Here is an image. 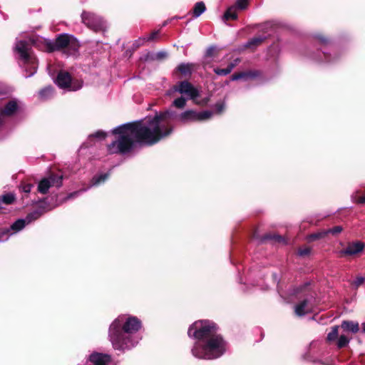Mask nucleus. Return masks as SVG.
<instances>
[{"label": "nucleus", "mask_w": 365, "mask_h": 365, "mask_svg": "<svg viewBox=\"0 0 365 365\" xmlns=\"http://www.w3.org/2000/svg\"><path fill=\"white\" fill-rule=\"evenodd\" d=\"M250 76H252V75L250 73L242 72V73L233 74L231 76V80L232 81H237L240 79H247Z\"/></svg>", "instance_id": "obj_25"}, {"label": "nucleus", "mask_w": 365, "mask_h": 365, "mask_svg": "<svg viewBox=\"0 0 365 365\" xmlns=\"http://www.w3.org/2000/svg\"><path fill=\"white\" fill-rule=\"evenodd\" d=\"M6 240V239H4V238H3V236H1V237H0V241H4V240Z\"/></svg>", "instance_id": "obj_47"}, {"label": "nucleus", "mask_w": 365, "mask_h": 365, "mask_svg": "<svg viewBox=\"0 0 365 365\" xmlns=\"http://www.w3.org/2000/svg\"><path fill=\"white\" fill-rule=\"evenodd\" d=\"M327 235V230H322V231H320V232H316V233L310 235L309 236V241H314V240H319V239H322L324 237H326Z\"/></svg>", "instance_id": "obj_23"}, {"label": "nucleus", "mask_w": 365, "mask_h": 365, "mask_svg": "<svg viewBox=\"0 0 365 365\" xmlns=\"http://www.w3.org/2000/svg\"><path fill=\"white\" fill-rule=\"evenodd\" d=\"M313 298L309 297L304 299L294 307L295 314L298 317H302L313 311L314 304Z\"/></svg>", "instance_id": "obj_11"}, {"label": "nucleus", "mask_w": 365, "mask_h": 365, "mask_svg": "<svg viewBox=\"0 0 365 365\" xmlns=\"http://www.w3.org/2000/svg\"><path fill=\"white\" fill-rule=\"evenodd\" d=\"M350 341V339H349L346 335L342 334L339 337L337 341V347L339 349L343 348L348 345Z\"/></svg>", "instance_id": "obj_24"}, {"label": "nucleus", "mask_w": 365, "mask_h": 365, "mask_svg": "<svg viewBox=\"0 0 365 365\" xmlns=\"http://www.w3.org/2000/svg\"><path fill=\"white\" fill-rule=\"evenodd\" d=\"M19 108V104L16 100H11L8 102L5 106L4 110L0 108V125L4 122L5 115H12L15 110Z\"/></svg>", "instance_id": "obj_12"}, {"label": "nucleus", "mask_w": 365, "mask_h": 365, "mask_svg": "<svg viewBox=\"0 0 365 365\" xmlns=\"http://www.w3.org/2000/svg\"><path fill=\"white\" fill-rule=\"evenodd\" d=\"M358 202L360 203V204H363L365 202V195L364 196H362V197H360L359 199H358Z\"/></svg>", "instance_id": "obj_43"}, {"label": "nucleus", "mask_w": 365, "mask_h": 365, "mask_svg": "<svg viewBox=\"0 0 365 365\" xmlns=\"http://www.w3.org/2000/svg\"><path fill=\"white\" fill-rule=\"evenodd\" d=\"M186 105V98L180 97L174 100L173 106L178 108H183Z\"/></svg>", "instance_id": "obj_27"}, {"label": "nucleus", "mask_w": 365, "mask_h": 365, "mask_svg": "<svg viewBox=\"0 0 365 365\" xmlns=\"http://www.w3.org/2000/svg\"><path fill=\"white\" fill-rule=\"evenodd\" d=\"M14 199L15 196L12 193H8L0 197V208H1L2 203L5 205H10L14 201Z\"/></svg>", "instance_id": "obj_19"}, {"label": "nucleus", "mask_w": 365, "mask_h": 365, "mask_svg": "<svg viewBox=\"0 0 365 365\" xmlns=\"http://www.w3.org/2000/svg\"><path fill=\"white\" fill-rule=\"evenodd\" d=\"M79 48V43L77 41V40L73 36V38L71 40V42H69L68 46L65 48L64 53H66L67 55H74Z\"/></svg>", "instance_id": "obj_16"}, {"label": "nucleus", "mask_w": 365, "mask_h": 365, "mask_svg": "<svg viewBox=\"0 0 365 365\" xmlns=\"http://www.w3.org/2000/svg\"><path fill=\"white\" fill-rule=\"evenodd\" d=\"M141 322L135 317L120 315L110 324L108 337L115 349L124 351L135 346L140 338L137 332Z\"/></svg>", "instance_id": "obj_3"}, {"label": "nucleus", "mask_w": 365, "mask_h": 365, "mask_svg": "<svg viewBox=\"0 0 365 365\" xmlns=\"http://www.w3.org/2000/svg\"><path fill=\"white\" fill-rule=\"evenodd\" d=\"M197 112L188 110L180 115L171 110L157 113L153 118L142 121L121 125L114 128L112 133L115 140L108 145L110 153H127L135 142L153 145L169 136L174 130L173 120H178L186 123L197 121Z\"/></svg>", "instance_id": "obj_1"}, {"label": "nucleus", "mask_w": 365, "mask_h": 365, "mask_svg": "<svg viewBox=\"0 0 365 365\" xmlns=\"http://www.w3.org/2000/svg\"><path fill=\"white\" fill-rule=\"evenodd\" d=\"M159 36V31L153 32L147 38L148 41L155 40Z\"/></svg>", "instance_id": "obj_40"}, {"label": "nucleus", "mask_w": 365, "mask_h": 365, "mask_svg": "<svg viewBox=\"0 0 365 365\" xmlns=\"http://www.w3.org/2000/svg\"><path fill=\"white\" fill-rule=\"evenodd\" d=\"M82 21L91 29L98 31L104 30L106 25L103 19L90 12H83L81 16Z\"/></svg>", "instance_id": "obj_9"}, {"label": "nucleus", "mask_w": 365, "mask_h": 365, "mask_svg": "<svg viewBox=\"0 0 365 365\" xmlns=\"http://www.w3.org/2000/svg\"><path fill=\"white\" fill-rule=\"evenodd\" d=\"M240 58H236L228 65V66L226 68H227V70H230V73L233 70V68L240 63Z\"/></svg>", "instance_id": "obj_37"}, {"label": "nucleus", "mask_w": 365, "mask_h": 365, "mask_svg": "<svg viewBox=\"0 0 365 365\" xmlns=\"http://www.w3.org/2000/svg\"><path fill=\"white\" fill-rule=\"evenodd\" d=\"M32 44H34V40L29 38L27 40H18L15 46V51L19 55L21 65L26 71L30 72L26 77L32 76L37 70V60L30 51Z\"/></svg>", "instance_id": "obj_4"}, {"label": "nucleus", "mask_w": 365, "mask_h": 365, "mask_svg": "<svg viewBox=\"0 0 365 365\" xmlns=\"http://www.w3.org/2000/svg\"><path fill=\"white\" fill-rule=\"evenodd\" d=\"M339 335V326H334L331 327V330L327 334V340L329 341H333L336 340Z\"/></svg>", "instance_id": "obj_21"}, {"label": "nucleus", "mask_w": 365, "mask_h": 365, "mask_svg": "<svg viewBox=\"0 0 365 365\" xmlns=\"http://www.w3.org/2000/svg\"><path fill=\"white\" fill-rule=\"evenodd\" d=\"M225 109V105L223 103H217L216 105V110L217 113H221Z\"/></svg>", "instance_id": "obj_41"}, {"label": "nucleus", "mask_w": 365, "mask_h": 365, "mask_svg": "<svg viewBox=\"0 0 365 365\" xmlns=\"http://www.w3.org/2000/svg\"><path fill=\"white\" fill-rule=\"evenodd\" d=\"M264 240H274L276 241L280 242L282 240V238L279 235H267L264 236Z\"/></svg>", "instance_id": "obj_38"}, {"label": "nucleus", "mask_w": 365, "mask_h": 365, "mask_svg": "<svg viewBox=\"0 0 365 365\" xmlns=\"http://www.w3.org/2000/svg\"><path fill=\"white\" fill-rule=\"evenodd\" d=\"M264 38L262 36L255 37L250 39L245 45L246 47L251 48L252 46H256L259 45L263 41Z\"/></svg>", "instance_id": "obj_22"}, {"label": "nucleus", "mask_w": 365, "mask_h": 365, "mask_svg": "<svg viewBox=\"0 0 365 365\" xmlns=\"http://www.w3.org/2000/svg\"><path fill=\"white\" fill-rule=\"evenodd\" d=\"M175 92L184 94L191 99H194L199 96L197 90L186 81H181L178 85L173 86V88L168 91L167 94L173 95Z\"/></svg>", "instance_id": "obj_8"}, {"label": "nucleus", "mask_w": 365, "mask_h": 365, "mask_svg": "<svg viewBox=\"0 0 365 365\" xmlns=\"http://www.w3.org/2000/svg\"><path fill=\"white\" fill-rule=\"evenodd\" d=\"M57 86L63 89L76 91L81 88L82 82L80 81H72L70 74L68 72L61 71L55 80Z\"/></svg>", "instance_id": "obj_5"}, {"label": "nucleus", "mask_w": 365, "mask_h": 365, "mask_svg": "<svg viewBox=\"0 0 365 365\" xmlns=\"http://www.w3.org/2000/svg\"><path fill=\"white\" fill-rule=\"evenodd\" d=\"M63 176L59 174H51L47 178H43L38 183V191L46 194L50 187H60L62 185Z\"/></svg>", "instance_id": "obj_7"}, {"label": "nucleus", "mask_w": 365, "mask_h": 365, "mask_svg": "<svg viewBox=\"0 0 365 365\" xmlns=\"http://www.w3.org/2000/svg\"><path fill=\"white\" fill-rule=\"evenodd\" d=\"M365 281V278L364 277L359 276L356 278V279L354 281L353 284L356 287H359L360 285H361Z\"/></svg>", "instance_id": "obj_36"}, {"label": "nucleus", "mask_w": 365, "mask_h": 365, "mask_svg": "<svg viewBox=\"0 0 365 365\" xmlns=\"http://www.w3.org/2000/svg\"><path fill=\"white\" fill-rule=\"evenodd\" d=\"M166 24H167V22H166V21H165V22L163 23V26H165Z\"/></svg>", "instance_id": "obj_49"}, {"label": "nucleus", "mask_w": 365, "mask_h": 365, "mask_svg": "<svg viewBox=\"0 0 365 365\" xmlns=\"http://www.w3.org/2000/svg\"><path fill=\"white\" fill-rule=\"evenodd\" d=\"M217 48L215 46H210L207 51H206V56L207 57H211L214 55L215 51H216Z\"/></svg>", "instance_id": "obj_39"}, {"label": "nucleus", "mask_w": 365, "mask_h": 365, "mask_svg": "<svg viewBox=\"0 0 365 365\" xmlns=\"http://www.w3.org/2000/svg\"><path fill=\"white\" fill-rule=\"evenodd\" d=\"M214 72L218 76H227L230 73V70H227V68H214Z\"/></svg>", "instance_id": "obj_32"}, {"label": "nucleus", "mask_w": 365, "mask_h": 365, "mask_svg": "<svg viewBox=\"0 0 365 365\" xmlns=\"http://www.w3.org/2000/svg\"><path fill=\"white\" fill-rule=\"evenodd\" d=\"M326 230H327V235L328 234H331L333 235H337V234L340 233L342 231V227H341V226H336V227H334L333 228L327 229Z\"/></svg>", "instance_id": "obj_30"}, {"label": "nucleus", "mask_w": 365, "mask_h": 365, "mask_svg": "<svg viewBox=\"0 0 365 365\" xmlns=\"http://www.w3.org/2000/svg\"><path fill=\"white\" fill-rule=\"evenodd\" d=\"M187 334L197 340L191 350L196 358L215 359L226 351L227 343L217 334L216 324L212 322L200 320L194 322L189 327Z\"/></svg>", "instance_id": "obj_2"}, {"label": "nucleus", "mask_w": 365, "mask_h": 365, "mask_svg": "<svg viewBox=\"0 0 365 365\" xmlns=\"http://www.w3.org/2000/svg\"><path fill=\"white\" fill-rule=\"evenodd\" d=\"M106 136V133L101 131V130H98L97 132H96L95 133L92 134V135H89V140H91L93 138H98V139H104Z\"/></svg>", "instance_id": "obj_29"}, {"label": "nucleus", "mask_w": 365, "mask_h": 365, "mask_svg": "<svg viewBox=\"0 0 365 365\" xmlns=\"http://www.w3.org/2000/svg\"><path fill=\"white\" fill-rule=\"evenodd\" d=\"M41 215L42 212L38 210H36L29 214L25 219H19L16 220L15 222H14L9 230L2 232V235H4V234L7 235L11 231H12L11 235H12L15 232L21 230L26 226V225H28L33 220L38 219Z\"/></svg>", "instance_id": "obj_10"}, {"label": "nucleus", "mask_w": 365, "mask_h": 365, "mask_svg": "<svg viewBox=\"0 0 365 365\" xmlns=\"http://www.w3.org/2000/svg\"><path fill=\"white\" fill-rule=\"evenodd\" d=\"M361 326H362L363 332L365 333V322L362 323Z\"/></svg>", "instance_id": "obj_46"}, {"label": "nucleus", "mask_w": 365, "mask_h": 365, "mask_svg": "<svg viewBox=\"0 0 365 365\" xmlns=\"http://www.w3.org/2000/svg\"><path fill=\"white\" fill-rule=\"evenodd\" d=\"M223 18L225 21L229 19H236L237 18L236 7L235 6H232L228 8L226 12L225 13Z\"/></svg>", "instance_id": "obj_18"}, {"label": "nucleus", "mask_w": 365, "mask_h": 365, "mask_svg": "<svg viewBox=\"0 0 365 365\" xmlns=\"http://www.w3.org/2000/svg\"><path fill=\"white\" fill-rule=\"evenodd\" d=\"M197 120H205L210 118L212 115V112L209 110L197 112Z\"/></svg>", "instance_id": "obj_26"}, {"label": "nucleus", "mask_w": 365, "mask_h": 365, "mask_svg": "<svg viewBox=\"0 0 365 365\" xmlns=\"http://www.w3.org/2000/svg\"><path fill=\"white\" fill-rule=\"evenodd\" d=\"M108 173L96 175V176L93 177V178L91 181V185H98L104 182L108 179Z\"/></svg>", "instance_id": "obj_20"}, {"label": "nucleus", "mask_w": 365, "mask_h": 365, "mask_svg": "<svg viewBox=\"0 0 365 365\" xmlns=\"http://www.w3.org/2000/svg\"><path fill=\"white\" fill-rule=\"evenodd\" d=\"M48 68V71L49 74H50L51 76H53V74H52V73H51V66L49 65V66H48V68Z\"/></svg>", "instance_id": "obj_45"}, {"label": "nucleus", "mask_w": 365, "mask_h": 365, "mask_svg": "<svg viewBox=\"0 0 365 365\" xmlns=\"http://www.w3.org/2000/svg\"><path fill=\"white\" fill-rule=\"evenodd\" d=\"M365 244L360 240L351 241L347 243L344 248L339 251L340 257H358L364 252Z\"/></svg>", "instance_id": "obj_6"}, {"label": "nucleus", "mask_w": 365, "mask_h": 365, "mask_svg": "<svg viewBox=\"0 0 365 365\" xmlns=\"http://www.w3.org/2000/svg\"><path fill=\"white\" fill-rule=\"evenodd\" d=\"M324 56L325 57V61H331V59L330 58V57L328 56V54L327 53L324 52Z\"/></svg>", "instance_id": "obj_44"}, {"label": "nucleus", "mask_w": 365, "mask_h": 365, "mask_svg": "<svg viewBox=\"0 0 365 365\" xmlns=\"http://www.w3.org/2000/svg\"><path fill=\"white\" fill-rule=\"evenodd\" d=\"M319 342L318 341H312L308 346L307 351L311 353L312 350L317 349L319 346Z\"/></svg>", "instance_id": "obj_33"}, {"label": "nucleus", "mask_w": 365, "mask_h": 365, "mask_svg": "<svg viewBox=\"0 0 365 365\" xmlns=\"http://www.w3.org/2000/svg\"><path fill=\"white\" fill-rule=\"evenodd\" d=\"M247 4L248 0H237L236 5L235 6L240 9H246Z\"/></svg>", "instance_id": "obj_31"}, {"label": "nucleus", "mask_w": 365, "mask_h": 365, "mask_svg": "<svg viewBox=\"0 0 365 365\" xmlns=\"http://www.w3.org/2000/svg\"><path fill=\"white\" fill-rule=\"evenodd\" d=\"M311 249L309 247L300 248L298 250V255L302 257L309 255Z\"/></svg>", "instance_id": "obj_35"}, {"label": "nucleus", "mask_w": 365, "mask_h": 365, "mask_svg": "<svg viewBox=\"0 0 365 365\" xmlns=\"http://www.w3.org/2000/svg\"><path fill=\"white\" fill-rule=\"evenodd\" d=\"M194 68L195 64L192 63H182L178 66L176 70L184 76H190Z\"/></svg>", "instance_id": "obj_15"}, {"label": "nucleus", "mask_w": 365, "mask_h": 365, "mask_svg": "<svg viewBox=\"0 0 365 365\" xmlns=\"http://www.w3.org/2000/svg\"><path fill=\"white\" fill-rule=\"evenodd\" d=\"M53 207V206L50 207L48 208V210H51Z\"/></svg>", "instance_id": "obj_50"}, {"label": "nucleus", "mask_w": 365, "mask_h": 365, "mask_svg": "<svg viewBox=\"0 0 365 365\" xmlns=\"http://www.w3.org/2000/svg\"><path fill=\"white\" fill-rule=\"evenodd\" d=\"M79 192H74L70 194L69 195H68L67 199H71V198L74 197L75 196L78 195Z\"/></svg>", "instance_id": "obj_42"}, {"label": "nucleus", "mask_w": 365, "mask_h": 365, "mask_svg": "<svg viewBox=\"0 0 365 365\" xmlns=\"http://www.w3.org/2000/svg\"><path fill=\"white\" fill-rule=\"evenodd\" d=\"M341 328L346 332L356 334L359 331V324L357 322L344 320L341 324Z\"/></svg>", "instance_id": "obj_14"}, {"label": "nucleus", "mask_w": 365, "mask_h": 365, "mask_svg": "<svg viewBox=\"0 0 365 365\" xmlns=\"http://www.w3.org/2000/svg\"><path fill=\"white\" fill-rule=\"evenodd\" d=\"M206 9L205 5L202 1L196 3L194 6L192 14L195 18L199 17Z\"/></svg>", "instance_id": "obj_17"}, {"label": "nucleus", "mask_w": 365, "mask_h": 365, "mask_svg": "<svg viewBox=\"0 0 365 365\" xmlns=\"http://www.w3.org/2000/svg\"><path fill=\"white\" fill-rule=\"evenodd\" d=\"M159 55H160L161 56H163L164 53H160Z\"/></svg>", "instance_id": "obj_48"}, {"label": "nucleus", "mask_w": 365, "mask_h": 365, "mask_svg": "<svg viewBox=\"0 0 365 365\" xmlns=\"http://www.w3.org/2000/svg\"><path fill=\"white\" fill-rule=\"evenodd\" d=\"M72 36L68 34H61L60 35L56 40L53 47L51 48L52 50H57L65 48L68 46L69 42H71Z\"/></svg>", "instance_id": "obj_13"}, {"label": "nucleus", "mask_w": 365, "mask_h": 365, "mask_svg": "<svg viewBox=\"0 0 365 365\" xmlns=\"http://www.w3.org/2000/svg\"><path fill=\"white\" fill-rule=\"evenodd\" d=\"M53 94V88L51 87H46L39 91V96L45 99Z\"/></svg>", "instance_id": "obj_28"}, {"label": "nucleus", "mask_w": 365, "mask_h": 365, "mask_svg": "<svg viewBox=\"0 0 365 365\" xmlns=\"http://www.w3.org/2000/svg\"><path fill=\"white\" fill-rule=\"evenodd\" d=\"M33 187V185L31 184V183H25V182H23L21 185V190L25 192V193H29L31 188Z\"/></svg>", "instance_id": "obj_34"}]
</instances>
